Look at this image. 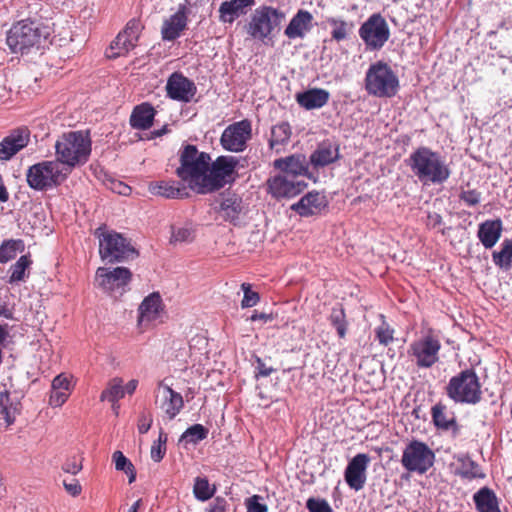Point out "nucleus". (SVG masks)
<instances>
[{
  "instance_id": "nucleus-39",
  "label": "nucleus",
  "mask_w": 512,
  "mask_h": 512,
  "mask_svg": "<svg viewBox=\"0 0 512 512\" xmlns=\"http://www.w3.org/2000/svg\"><path fill=\"white\" fill-rule=\"evenodd\" d=\"M492 261L499 269L508 271L512 267V239H505L499 251H493Z\"/></svg>"
},
{
  "instance_id": "nucleus-63",
  "label": "nucleus",
  "mask_w": 512,
  "mask_h": 512,
  "mask_svg": "<svg viewBox=\"0 0 512 512\" xmlns=\"http://www.w3.org/2000/svg\"><path fill=\"white\" fill-rule=\"evenodd\" d=\"M428 222L427 225L431 228H436L440 226L443 222L442 217L438 213H429L427 216Z\"/></svg>"
},
{
  "instance_id": "nucleus-17",
  "label": "nucleus",
  "mask_w": 512,
  "mask_h": 512,
  "mask_svg": "<svg viewBox=\"0 0 512 512\" xmlns=\"http://www.w3.org/2000/svg\"><path fill=\"white\" fill-rule=\"evenodd\" d=\"M141 30L142 25L139 20H130L111 43L107 57L115 59L134 49L137 46Z\"/></svg>"
},
{
  "instance_id": "nucleus-13",
  "label": "nucleus",
  "mask_w": 512,
  "mask_h": 512,
  "mask_svg": "<svg viewBox=\"0 0 512 512\" xmlns=\"http://www.w3.org/2000/svg\"><path fill=\"white\" fill-rule=\"evenodd\" d=\"M132 279L131 271L126 267L113 269L99 267L95 274L97 285L105 292L114 295H123Z\"/></svg>"
},
{
  "instance_id": "nucleus-52",
  "label": "nucleus",
  "mask_w": 512,
  "mask_h": 512,
  "mask_svg": "<svg viewBox=\"0 0 512 512\" xmlns=\"http://www.w3.org/2000/svg\"><path fill=\"white\" fill-rule=\"evenodd\" d=\"M459 199L466 206L473 207L480 203L481 192L476 189L462 190L459 194Z\"/></svg>"
},
{
  "instance_id": "nucleus-3",
  "label": "nucleus",
  "mask_w": 512,
  "mask_h": 512,
  "mask_svg": "<svg viewBox=\"0 0 512 512\" xmlns=\"http://www.w3.org/2000/svg\"><path fill=\"white\" fill-rule=\"evenodd\" d=\"M92 151V141L88 131H69L63 133L55 143L56 159L69 173L75 167L88 162Z\"/></svg>"
},
{
  "instance_id": "nucleus-49",
  "label": "nucleus",
  "mask_w": 512,
  "mask_h": 512,
  "mask_svg": "<svg viewBox=\"0 0 512 512\" xmlns=\"http://www.w3.org/2000/svg\"><path fill=\"white\" fill-rule=\"evenodd\" d=\"M194 238V229L191 224L181 227H172L171 242H191Z\"/></svg>"
},
{
  "instance_id": "nucleus-29",
  "label": "nucleus",
  "mask_w": 512,
  "mask_h": 512,
  "mask_svg": "<svg viewBox=\"0 0 512 512\" xmlns=\"http://www.w3.org/2000/svg\"><path fill=\"white\" fill-rule=\"evenodd\" d=\"M502 231L501 219L486 220L479 224L477 236L486 249H491L500 239Z\"/></svg>"
},
{
  "instance_id": "nucleus-14",
  "label": "nucleus",
  "mask_w": 512,
  "mask_h": 512,
  "mask_svg": "<svg viewBox=\"0 0 512 512\" xmlns=\"http://www.w3.org/2000/svg\"><path fill=\"white\" fill-rule=\"evenodd\" d=\"M239 158L235 156H219L212 163L209 170V193L223 188L235 180L236 168Z\"/></svg>"
},
{
  "instance_id": "nucleus-64",
  "label": "nucleus",
  "mask_w": 512,
  "mask_h": 512,
  "mask_svg": "<svg viewBox=\"0 0 512 512\" xmlns=\"http://www.w3.org/2000/svg\"><path fill=\"white\" fill-rule=\"evenodd\" d=\"M250 320H251V321L262 320V321H264V322H267V321L272 320V316H271L270 314H266V313H258L257 311H255V312L251 315Z\"/></svg>"
},
{
  "instance_id": "nucleus-46",
  "label": "nucleus",
  "mask_w": 512,
  "mask_h": 512,
  "mask_svg": "<svg viewBox=\"0 0 512 512\" xmlns=\"http://www.w3.org/2000/svg\"><path fill=\"white\" fill-rule=\"evenodd\" d=\"M329 321L336 329L338 336L344 338L347 334L348 323L346 321L345 311L341 306L332 308Z\"/></svg>"
},
{
  "instance_id": "nucleus-12",
  "label": "nucleus",
  "mask_w": 512,
  "mask_h": 512,
  "mask_svg": "<svg viewBox=\"0 0 512 512\" xmlns=\"http://www.w3.org/2000/svg\"><path fill=\"white\" fill-rule=\"evenodd\" d=\"M359 36L368 49L379 50L388 41L390 29L385 18L374 13L360 26Z\"/></svg>"
},
{
  "instance_id": "nucleus-6",
  "label": "nucleus",
  "mask_w": 512,
  "mask_h": 512,
  "mask_svg": "<svg viewBox=\"0 0 512 512\" xmlns=\"http://www.w3.org/2000/svg\"><path fill=\"white\" fill-rule=\"evenodd\" d=\"M441 341L432 330H422L408 346L407 354L418 369H429L440 360Z\"/></svg>"
},
{
  "instance_id": "nucleus-34",
  "label": "nucleus",
  "mask_w": 512,
  "mask_h": 512,
  "mask_svg": "<svg viewBox=\"0 0 512 512\" xmlns=\"http://www.w3.org/2000/svg\"><path fill=\"white\" fill-rule=\"evenodd\" d=\"M473 498L479 512H501L498 499L491 489L487 487L481 488L474 494Z\"/></svg>"
},
{
  "instance_id": "nucleus-56",
  "label": "nucleus",
  "mask_w": 512,
  "mask_h": 512,
  "mask_svg": "<svg viewBox=\"0 0 512 512\" xmlns=\"http://www.w3.org/2000/svg\"><path fill=\"white\" fill-rule=\"evenodd\" d=\"M70 391L66 390H54L51 388L49 397V404L53 407H61L69 398Z\"/></svg>"
},
{
  "instance_id": "nucleus-42",
  "label": "nucleus",
  "mask_w": 512,
  "mask_h": 512,
  "mask_svg": "<svg viewBox=\"0 0 512 512\" xmlns=\"http://www.w3.org/2000/svg\"><path fill=\"white\" fill-rule=\"evenodd\" d=\"M24 249V243L21 239L5 240L0 245V264H4L14 259L18 251Z\"/></svg>"
},
{
  "instance_id": "nucleus-2",
  "label": "nucleus",
  "mask_w": 512,
  "mask_h": 512,
  "mask_svg": "<svg viewBox=\"0 0 512 512\" xmlns=\"http://www.w3.org/2000/svg\"><path fill=\"white\" fill-rule=\"evenodd\" d=\"M210 162L208 153L198 151L194 145H187L181 152L176 174L196 193L208 194Z\"/></svg>"
},
{
  "instance_id": "nucleus-8",
  "label": "nucleus",
  "mask_w": 512,
  "mask_h": 512,
  "mask_svg": "<svg viewBox=\"0 0 512 512\" xmlns=\"http://www.w3.org/2000/svg\"><path fill=\"white\" fill-rule=\"evenodd\" d=\"M95 235L99 239V255L106 263H117L135 259L137 250L122 234L98 228Z\"/></svg>"
},
{
  "instance_id": "nucleus-25",
  "label": "nucleus",
  "mask_w": 512,
  "mask_h": 512,
  "mask_svg": "<svg viewBox=\"0 0 512 512\" xmlns=\"http://www.w3.org/2000/svg\"><path fill=\"white\" fill-rule=\"evenodd\" d=\"M255 0H227L220 4L219 21L223 24H232L240 16L246 15L255 5Z\"/></svg>"
},
{
  "instance_id": "nucleus-62",
  "label": "nucleus",
  "mask_w": 512,
  "mask_h": 512,
  "mask_svg": "<svg viewBox=\"0 0 512 512\" xmlns=\"http://www.w3.org/2000/svg\"><path fill=\"white\" fill-rule=\"evenodd\" d=\"M225 510H226V500L222 497H217V498H215L213 503L210 504L208 512H225Z\"/></svg>"
},
{
  "instance_id": "nucleus-28",
  "label": "nucleus",
  "mask_w": 512,
  "mask_h": 512,
  "mask_svg": "<svg viewBox=\"0 0 512 512\" xmlns=\"http://www.w3.org/2000/svg\"><path fill=\"white\" fill-rule=\"evenodd\" d=\"M313 16L312 14L304 9H300L291 18L289 24L284 30V34L289 39H303L306 34L312 29Z\"/></svg>"
},
{
  "instance_id": "nucleus-27",
  "label": "nucleus",
  "mask_w": 512,
  "mask_h": 512,
  "mask_svg": "<svg viewBox=\"0 0 512 512\" xmlns=\"http://www.w3.org/2000/svg\"><path fill=\"white\" fill-rule=\"evenodd\" d=\"M243 209V200L239 195L235 193L222 194L219 213L225 221L238 225Z\"/></svg>"
},
{
  "instance_id": "nucleus-32",
  "label": "nucleus",
  "mask_w": 512,
  "mask_h": 512,
  "mask_svg": "<svg viewBox=\"0 0 512 512\" xmlns=\"http://www.w3.org/2000/svg\"><path fill=\"white\" fill-rule=\"evenodd\" d=\"M155 110L149 103L137 105L130 116V125L134 129L147 130L153 125Z\"/></svg>"
},
{
  "instance_id": "nucleus-33",
  "label": "nucleus",
  "mask_w": 512,
  "mask_h": 512,
  "mask_svg": "<svg viewBox=\"0 0 512 512\" xmlns=\"http://www.w3.org/2000/svg\"><path fill=\"white\" fill-rule=\"evenodd\" d=\"M292 135V130L287 122L279 123L272 127L269 139V147L276 153L284 150V147L289 143Z\"/></svg>"
},
{
  "instance_id": "nucleus-9",
  "label": "nucleus",
  "mask_w": 512,
  "mask_h": 512,
  "mask_svg": "<svg viewBox=\"0 0 512 512\" xmlns=\"http://www.w3.org/2000/svg\"><path fill=\"white\" fill-rule=\"evenodd\" d=\"M446 394L456 403L475 405L482 398L479 377L473 369H465L453 376L447 386Z\"/></svg>"
},
{
  "instance_id": "nucleus-51",
  "label": "nucleus",
  "mask_w": 512,
  "mask_h": 512,
  "mask_svg": "<svg viewBox=\"0 0 512 512\" xmlns=\"http://www.w3.org/2000/svg\"><path fill=\"white\" fill-rule=\"evenodd\" d=\"M241 289L244 293L243 299L241 301L242 308H251L258 304L260 301V296L258 292L251 290V285L249 283H242Z\"/></svg>"
},
{
  "instance_id": "nucleus-4",
  "label": "nucleus",
  "mask_w": 512,
  "mask_h": 512,
  "mask_svg": "<svg viewBox=\"0 0 512 512\" xmlns=\"http://www.w3.org/2000/svg\"><path fill=\"white\" fill-rule=\"evenodd\" d=\"M50 35L49 28L33 20H21L7 32L6 43L12 53L28 54L39 49Z\"/></svg>"
},
{
  "instance_id": "nucleus-7",
  "label": "nucleus",
  "mask_w": 512,
  "mask_h": 512,
  "mask_svg": "<svg viewBox=\"0 0 512 512\" xmlns=\"http://www.w3.org/2000/svg\"><path fill=\"white\" fill-rule=\"evenodd\" d=\"M399 79L392 68L383 61L371 64L365 75V89L379 98L394 97L399 90Z\"/></svg>"
},
{
  "instance_id": "nucleus-24",
  "label": "nucleus",
  "mask_w": 512,
  "mask_h": 512,
  "mask_svg": "<svg viewBox=\"0 0 512 512\" xmlns=\"http://www.w3.org/2000/svg\"><path fill=\"white\" fill-rule=\"evenodd\" d=\"M187 15V7L180 5L178 10L164 21L161 29L162 39L165 41H174L180 37L182 31H184L187 26Z\"/></svg>"
},
{
  "instance_id": "nucleus-19",
  "label": "nucleus",
  "mask_w": 512,
  "mask_h": 512,
  "mask_svg": "<svg viewBox=\"0 0 512 512\" xmlns=\"http://www.w3.org/2000/svg\"><path fill=\"white\" fill-rule=\"evenodd\" d=\"M164 314V304L161 295L153 292L146 296L138 307L137 324L146 329L150 325L161 321Z\"/></svg>"
},
{
  "instance_id": "nucleus-35",
  "label": "nucleus",
  "mask_w": 512,
  "mask_h": 512,
  "mask_svg": "<svg viewBox=\"0 0 512 512\" xmlns=\"http://www.w3.org/2000/svg\"><path fill=\"white\" fill-rule=\"evenodd\" d=\"M339 157V151L337 147L332 146L328 143H322L318 148L311 154L310 161L314 166H326L337 160Z\"/></svg>"
},
{
  "instance_id": "nucleus-43",
  "label": "nucleus",
  "mask_w": 512,
  "mask_h": 512,
  "mask_svg": "<svg viewBox=\"0 0 512 512\" xmlns=\"http://www.w3.org/2000/svg\"><path fill=\"white\" fill-rule=\"evenodd\" d=\"M209 430L202 424H194L188 427L181 435L179 442L186 444H198L200 441L207 438Z\"/></svg>"
},
{
  "instance_id": "nucleus-40",
  "label": "nucleus",
  "mask_w": 512,
  "mask_h": 512,
  "mask_svg": "<svg viewBox=\"0 0 512 512\" xmlns=\"http://www.w3.org/2000/svg\"><path fill=\"white\" fill-rule=\"evenodd\" d=\"M32 265V260L29 255H22L13 265H11L9 272L10 276L8 279L9 284L18 283L24 281L28 277L26 271Z\"/></svg>"
},
{
  "instance_id": "nucleus-60",
  "label": "nucleus",
  "mask_w": 512,
  "mask_h": 512,
  "mask_svg": "<svg viewBox=\"0 0 512 512\" xmlns=\"http://www.w3.org/2000/svg\"><path fill=\"white\" fill-rule=\"evenodd\" d=\"M256 378L259 377H268L272 374L274 369L272 367L266 366V364L262 361L261 358L256 357Z\"/></svg>"
},
{
  "instance_id": "nucleus-20",
  "label": "nucleus",
  "mask_w": 512,
  "mask_h": 512,
  "mask_svg": "<svg viewBox=\"0 0 512 512\" xmlns=\"http://www.w3.org/2000/svg\"><path fill=\"white\" fill-rule=\"evenodd\" d=\"M167 96L179 102H190L196 92L195 83L180 72L172 73L166 83Z\"/></svg>"
},
{
  "instance_id": "nucleus-15",
  "label": "nucleus",
  "mask_w": 512,
  "mask_h": 512,
  "mask_svg": "<svg viewBox=\"0 0 512 512\" xmlns=\"http://www.w3.org/2000/svg\"><path fill=\"white\" fill-rule=\"evenodd\" d=\"M267 193L277 200L290 199L299 195L307 187L303 179H296L281 172L266 181Z\"/></svg>"
},
{
  "instance_id": "nucleus-48",
  "label": "nucleus",
  "mask_w": 512,
  "mask_h": 512,
  "mask_svg": "<svg viewBox=\"0 0 512 512\" xmlns=\"http://www.w3.org/2000/svg\"><path fill=\"white\" fill-rule=\"evenodd\" d=\"M381 324L375 328V337L379 344L388 346L394 341L395 330L386 321L384 315H380Z\"/></svg>"
},
{
  "instance_id": "nucleus-1",
  "label": "nucleus",
  "mask_w": 512,
  "mask_h": 512,
  "mask_svg": "<svg viewBox=\"0 0 512 512\" xmlns=\"http://www.w3.org/2000/svg\"><path fill=\"white\" fill-rule=\"evenodd\" d=\"M406 163L423 185L443 184L451 175V169L445 158L426 146H420L411 152Z\"/></svg>"
},
{
  "instance_id": "nucleus-16",
  "label": "nucleus",
  "mask_w": 512,
  "mask_h": 512,
  "mask_svg": "<svg viewBox=\"0 0 512 512\" xmlns=\"http://www.w3.org/2000/svg\"><path fill=\"white\" fill-rule=\"evenodd\" d=\"M251 136V122L244 119L226 127L221 135L220 143L227 151L242 152Z\"/></svg>"
},
{
  "instance_id": "nucleus-23",
  "label": "nucleus",
  "mask_w": 512,
  "mask_h": 512,
  "mask_svg": "<svg viewBox=\"0 0 512 512\" xmlns=\"http://www.w3.org/2000/svg\"><path fill=\"white\" fill-rule=\"evenodd\" d=\"M29 143V132L25 129L12 131L0 142V160H10Z\"/></svg>"
},
{
  "instance_id": "nucleus-44",
  "label": "nucleus",
  "mask_w": 512,
  "mask_h": 512,
  "mask_svg": "<svg viewBox=\"0 0 512 512\" xmlns=\"http://www.w3.org/2000/svg\"><path fill=\"white\" fill-rule=\"evenodd\" d=\"M124 395L125 390L122 386V379L114 378L109 382L108 387L102 391L100 400L116 403L119 399L123 398Z\"/></svg>"
},
{
  "instance_id": "nucleus-38",
  "label": "nucleus",
  "mask_w": 512,
  "mask_h": 512,
  "mask_svg": "<svg viewBox=\"0 0 512 512\" xmlns=\"http://www.w3.org/2000/svg\"><path fill=\"white\" fill-rule=\"evenodd\" d=\"M459 467H458V475L464 479L472 480V479H483L485 478V473L482 471L480 465L472 460L469 456H461L458 458Z\"/></svg>"
},
{
  "instance_id": "nucleus-30",
  "label": "nucleus",
  "mask_w": 512,
  "mask_h": 512,
  "mask_svg": "<svg viewBox=\"0 0 512 512\" xmlns=\"http://www.w3.org/2000/svg\"><path fill=\"white\" fill-rule=\"evenodd\" d=\"M330 94L322 88H312L296 95L297 103L306 110L322 108L329 101Z\"/></svg>"
},
{
  "instance_id": "nucleus-53",
  "label": "nucleus",
  "mask_w": 512,
  "mask_h": 512,
  "mask_svg": "<svg viewBox=\"0 0 512 512\" xmlns=\"http://www.w3.org/2000/svg\"><path fill=\"white\" fill-rule=\"evenodd\" d=\"M306 508L309 512H333L329 503L325 499L309 498L306 502Z\"/></svg>"
},
{
  "instance_id": "nucleus-50",
  "label": "nucleus",
  "mask_w": 512,
  "mask_h": 512,
  "mask_svg": "<svg viewBox=\"0 0 512 512\" xmlns=\"http://www.w3.org/2000/svg\"><path fill=\"white\" fill-rule=\"evenodd\" d=\"M167 435L164 432L159 433L158 440L151 447V458L154 462H160L166 454Z\"/></svg>"
},
{
  "instance_id": "nucleus-41",
  "label": "nucleus",
  "mask_w": 512,
  "mask_h": 512,
  "mask_svg": "<svg viewBox=\"0 0 512 512\" xmlns=\"http://www.w3.org/2000/svg\"><path fill=\"white\" fill-rule=\"evenodd\" d=\"M216 492V487L214 485H210L208 479L206 477H196L194 480L193 486V494L194 497L201 501L205 502L213 497Z\"/></svg>"
},
{
  "instance_id": "nucleus-5",
  "label": "nucleus",
  "mask_w": 512,
  "mask_h": 512,
  "mask_svg": "<svg viewBox=\"0 0 512 512\" xmlns=\"http://www.w3.org/2000/svg\"><path fill=\"white\" fill-rule=\"evenodd\" d=\"M70 175L57 159L44 160L30 166L26 172L28 186L36 191H47L61 185Z\"/></svg>"
},
{
  "instance_id": "nucleus-57",
  "label": "nucleus",
  "mask_w": 512,
  "mask_h": 512,
  "mask_svg": "<svg viewBox=\"0 0 512 512\" xmlns=\"http://www.w3.org/2000/svg\"><path fill=\"white\" fill-rule=\"evenodd\" d=\"M82 469V461L78 459L76 456L68 458L62 466V470L65 473H69L72 475L78 474Z\"/></svg>"
},
{
  "instance_id": "nucleus-55",
  "label": "nucleus",
  "mask_w": 512,
  "mask_h": 512,
  "mask_svg": "<svg viewBox=\"0 0 512 512\" xmlns=\"http://www.w3.org/2000/svg\"><path fill=\"white\" fill-rule=\"evenodd\" d=\"M262 499L259 495H253L245 500L247 512H267L268 507L266 504L260 503Z\"/></svg>"
},
{
  "instance_id": "nucleus-22",
  "label": "nucleus",
  "mask_w": 512,
  "mask_h": 512,
  "mask_svg": "<svg viewBox=\"0 0 512 512\" xmlns=\"http://www.w3.org/2000/svg\"><path fill=\"white\" fill-rule=\"evenodd\" d=\"M273 167L290 177L300 179L309 173V164L305 155L293 154L273 161Z\"/></svg>"
},
{
  "instance_id": "nucleus-45",
  "label": "nucleus",
  "mask_w": 512,
  "mask_h": 512,
  "mask_svg": "<svg viewBox=\"0 0 512 512\" xmlns=\"http://www.w3.org/2000/svg\"><path fill=\"white\" fill-rule=\"evenodd\" d=\"M432 419L438 428L448 430L455 424V419L446 412V407L440 403L432 407Z\"/></svg>"
},
{
  "instance_id": "nucleus-54",
  "label": "nucleus",
  "mask_w": 512,
  "mask_h": 512,
  "mask_svg": "<svg viewBox=\"0 0 512 512\" xmlns=\"http://www.w3.org/2000/svg\"><path fill=\"white\" fill-rule=\"evenodd\" d=\"M51 388L54 390L59 389L71 392L73 388L72 377L63 373L57 375L52 381Z\"/></svg>"
},
{
  "instance_id": "nucleus-47",
  "label": "nucleus",
  "mask_w": 512,
  "mask_h": 512,
  "mask_svg": "<svg viewBox=\"0 0 512 512\" xmlns=\"http://www.w3.org/2000/svg\"><path fill=\"white\" fill-rule=\"evenodd\" d=\"M112 460L115 464V468L118 471H123L129 477V483H132L136 479V473L134 466L131 461L121 452L115 451L112 455Z\"/></svg>"
},
{
  "instance_id": "nucleus-58",
  "label": "nucleus",
  "mask_w": 512,
  "mask_h": 512,
  "mask_svg": "<svg viewBox=\"0 0 512 512\" xmlns=\"http://www.w3.org/2000/svg\"><path fill=\"white\" fill-rule=\"evenodd\" d=\"M109 188L119 195L128 196L131 193V187L119 180H110Z\"/></svg>"
},
{
  "instance_id": "nucleus-11",
  "label": "nucleus",
  "mask_w": 512,
  "mask_h": 512,
  "mask_svg": "<svg viewBox=\"0 0 512 512\" xmlns=\"http://www.w3.org/2000/svg\"><path fill=\"white\" fill-rule=\"evenodd\" d=\"M434 462L433 450L420 440H411L403 449L401 465L410 473L425 474Z\"/></svg>"
},
{
  "instance_id": "nucleus-21",
  "label": "nucleus",
  "mask_w": 512,
  "mask_h": 512,
  "mask_svg": "<svg viewBox=\"0 0 512 512\" xmlns=\"http://www.w3.org/2000/svg\"><path fill=\"white\" fill-rule=\"evenodd\" d=\"M369 463L370 457L365 453H359L349 461L344 472V478L351 489L355 491L363 489L367 479L366 471Z\"/></svg>"
},
{
  "instance_id": "nucleus-31",
  "label": "nucleus",
  "mask_w": 512,
  "mask_h": 512,
  "mask_svg": "<svg viewBox=\"0 0 512 512\" xmlns=\"http://www.w3.org/2000/svg\"><path fill=\"white\" fill-rule=\"evenodd\" d=\"M149 191L156 196L168 199L184 198L188 195L186 187L176 181H157L149 185Z\"/></svg>"
},
{
  "instance_id": "nucleus-37",
  "label": "nucleus",
  "mask_w": 512,
  "mask_h": 512,
  "mask_svg": "<svg viewBox=\"0 0 512 512\" xmlns=\"http://www.w3.org/2000/svg\"><path fill=\"white\" fill-rule=\"evenodd\" d=\"M326 23L332 28L331 37L336 42L346 40L353 32L354 23L341 18L328 17Z\"/></svg>"
},
{
  "instance_id": "nucleus-10",
  "label": "nucleus",
  "mask_w": 512,
  "mask_h": 512,
  "mask_svg": "<svg viewBox=\"0 0 512 512\" xmlns=\"http://www.w3.org/2000/svg\"><path fill=\"white\" fill-rule=\"evenodd\" d=\"M284 14L271 6H260L251 15L247 33L254 39L264 41L280 25Z\"/></svg>"
},
{
  "instance_id": "nucleus-61",
  "label": "nucleus",
  "mask_w": 512,
  "mask_h": 512,
  "mask_svg": "<svg viewBox=\"0 0 512 512\" xmlns=\"http://www.w3.org/2000/svg\"><path fill=\"white\" fill-rule=\"evenodd\" d=\"M153 419L150 415L142 414L138 420V431L140 434H145L151 428Z\"/></svg>"
},
{
  "instance_id": "nucleus-26",
  "label": "nucleus",
  "mask_w": 512,
  "mask_h": 512,
  "mask_svg": "<svg viewBox=\"0 0 512 512\" xmlns=\"http://www.w3.org/2000/svg\"><path fill=\"white\" fill-rule=\"evenodd\" d=\"M326 196L319 192H309L304 195L291 209L300 216H311L320 213L327 206Z\"/></svg>"
},
{
  "instance_id": "nucleus-36",
  "label": "nucleus",
  "mask_w": 512,
  "mask_h": 512,
  "mask_svg": "<svg viewBox=\"0 0 512 512\" xmlns=\"http://www.w3.org/2000/svg\"><path fill=\"white\" fill-rule=\"evenodd\" d=\"M20 411V402L12 399L7 390L0 392V414L8 425L14 423Z\"/></svg>"
},
{
  "instance_id": "nucleus-18",
  "label": "nucleus",
  "mask_w": 512,
  "mask_h": 512,
  "mask_svg": "<svg viewBox=\"0 0 512 512\" xmlns=\"http://www.w3.org/2000/svg\"><path fill=\"white\" fill-rule=\"evenodd\" d=\"M155 393L156 404L168 420H173L184 408L182 395L174 391L164 380L158 383Z\"/></svg>"
},
{
  "instance_id": "nucleus-59",
  "label": "nucleus",
  "mask_w": 512,
  "mask_h": 512,
  "mask_svg": "<svg viewBox=\"0 0 512 512\" xmlns=\"http://www.w3.org/2000/svg\"><path fill=\"white\" fill-rule=\"evenodd\" d=\"M63 485L65 490L73 497L78 496L82 491L81 485L76 479H71L70 481L64 480Z\"/></svg>"
}]
</instances>
